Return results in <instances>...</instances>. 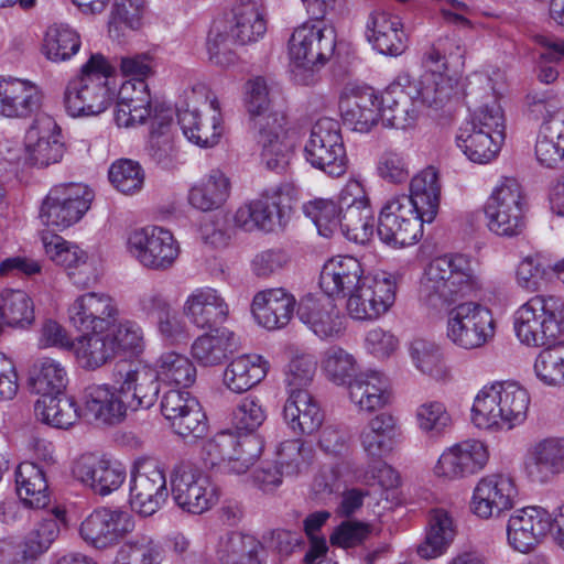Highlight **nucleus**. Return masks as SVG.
<instances>
[{"instance_id":"obj_8","label":"nucleus","mask_w":564,"mask_h":564,"mask_svg":"<svg viewBox=\"0 0 564 564\" xmlns=\"http://www.w3.org/2000/svg\"><path fill=\"white\" fill-rule=\"evenodd\" d=\"M497 321L486 305L466 301L453 306L447 314V340L463 350H476L490 344L496 336Z\"/></svg>"},{"instance_id":"obj_54","label":"nucleus","mask_w":564,"mask_h":564,"mask_svg":"<svg viewBox=\"0 0 564 564\" xmlns=\"http://www.w3.org/2000/svg\"><path fill=\"white\" fill-rule=\"evenodd\" d=\"M457 80L445 73L423 72L409 93L413 101L427 107H442L452 96Z\"/></svg>"},{"instance_id":"obj_36","label":"nucleus","mask_w":564,"mask_h":564,"mask_svg":"<svg viewBox=\"0 0 564 564\" xmlns=\"http://www.w3.org/2000/svg\"><path fill=\"white\" fill-rule=\"evenodd\" d=\"M73 473L78 480L100 496L117 490L126 479V469L121 464L93 455L80 457Z\"/></svg>"},{"instance_id":"obj_20","label":"nucleus","mask_w":564,"mask_h":564,"mask_svg":"<svg viewBox=\"0 0 564 564\" xmlns=\"http://www.w3.org/2000/svg\"><path fill=\"white\" fill-rule=\"evenodd\" d=\"M489 460V449L479 440H465L446 447L433 467L437 478L462 480L480 473Z\"/></svg>"},{"instance_id":"obj_58","label":"nucleus","mask_w":564,"mask_h":564,"mask_svg":"<svg viewBox=\"0 0 564 564\" xmlns=\"http://www.w3.org/2000/svg\"><path fill=\"white\" fill-rule=\"evenodd\" d=\"M58 534L59 523L57 517L50 516L42 519L19 545V551L13 561L15 563H26L36 560L51 547Z\"/></svg>"},{"instance_id":"obj_23","label":"nucleus","mask_w":564,"mask_h":564,"mask_svg":"<svg viewBox=\"0 0 564 564\" xmlns=\"http://www.w3.org/2000/svg\"><path fill=\"white\" fill-rule=\"evenodd\" d=\"M161 412L174 432L183 437H202L207 417L198 400L185 390H170L161 400Z\"/></svg>"},{"instance_id":"obj_60","label":"nucleus","mask_w":564,"mask_h":564,"mask_svg":"<svg viewBox=\"0 0 564 564\" xmlns=\"http://www.w3.org/2000/svg\"><path fill=\"white\" fill-rule=\"evenodd\" d=\"M319 367L325 378L339 387H348L357 376L356 357L340 346H330L321 354Z\"/></svg>"},{"instance_id":"obj_7","label":"nucleus","mask_w":564,"mask_h":564,"mask_svg":"<svg viewBox=\"0 0 564 564\" xmlns=\"http://www.w3.org/2000/svg\"><path fill=\"white\" fill-rule=\"evenodd\" d=\"M513 328L521 344L545 346L564 337V303L552 295H535L513 315Z\"/></svg>"},{"instance_id":"obj_24","label":"nucleus","mask_w":564,"mask_h":564,"mask_svg":"<svg viewBox=\"0 0 564 564\" xmlns=\"http://www.w3.org/2000/svg\"><path fill=\"white\" fill-rule=\"evenodd\" d=\"M42 88L28 78L0 75V117L6 119H29L43 105Z\"/></svg>"},{"instance_id":"obj_51","label":"nucleus","mask_w":564,"mask_h":564,"mask_svg":"<svg viewBox=\"0 0 564 564\" xmlns=\"http://www.w3.org/2000/svg\"><path fill=\"white\" fill-rule=\"evenodd\" d=\"M17 494L29 508H44L50 502L44 469L33 462H22L15 470Z\"/></svg>"},{"instance_id":"obj_45","label":"nucleus","mask_w":564,"mask_h":564,"mask_svg":"<svg viewBox=\"0 0 564 564\" xmlns=\"http://www.w3.org/2000/svg\"><path fill=\"white\" fill-rule=\"evenodd\" d=\"M406 351L412 366L421 375L442 382L453 379L452 367L448 365L442 347L434 340L422 337L413 338L406 344Z\"/></svg>"},{"instance_id":"obj_17","label":"nucleus","mask_w":564,"mask_h":564,"mask_svg":"<svg viewBox=\"0 0 564 564\" xmlns=\"http://www.w3.org/2000/svg\"><path fill=\"white\" fill-rule=\"evenodd\" d=\"M167 497L166 477L161 465L153 459L138 460L130 480L131 509L142 517H150L163 507Z\"/></svg>"},{"instance_id":"obj_53","label":"nucleus","mask_w":564,"mask_h":564,"mask_svg":"<svg viewBox=\"0 0 564 564\" xmlns=\"http://www.w3.org/2000/svg\"><path fill=\"white\" fill-rule=\"evenodd\" d=\"M231 37L239 44L246 45L258 42L267 32V21L256 2L239 0L234 9Z\"/></svg>"},{"instance_id":"obj_57","label":"nucleus","mask_w":564,"mask_h":564,"mask_svg":"<svg viewBox=\"0 0 564 564\" xmlns=\"http://www.w3.org/2000/svg\"><path fill=\"white\" fill-rule=\"evenodd\" d=\"M154 371L159 381L181 388H188L196 381L194 362L184 354L170 350L156 359Z\"/></svg>"},{"instance_id":"obj_48","label":"nucleus","mask_w":564,"mask_h":564,"mask_svg":"<svg viewBox=\"0 0 564 564\" xmlns=\"http://www.w3.org/2000/svg\"><path fill=\"white\" fill-rule=\"evenodd\" d=\"M380 121L384 127L408 129L415 124L419 111L410 94L400 85H390L380 95Z\"/></svg>"},{"instance_id":"obj_64","label":"nucleus","mask_w":564,"mask_h":564,"mask_svg":"<svg viewBox=\"0 0 564 564\" xmlns=\"http://www.w3.org/2000/svg\"><path fill=\"white\" fill-rule=\"evenodd\" d=\"M118 552L134 564H161L163 560L161 544L148 533H137L126 539Z\"/></svg>"},{"instance_id":"obj_41","label":"nucleus","mask_w":564,"mask_h":564,"mask_svg":"<svg viewBox=\"0 0 564 564\" xmlns=\"http://www.w3.org/2000/svg\"><path fill=\"white\" fill-rule=\"evenodd\" d=\"M87 414L106 424L121 422L130 410L129 402L120 392L118 384H93L85 389Z\"/></svg>"},{"instance_id":"obj_50","label":"nucleus","mask_w":564,"mask_h":564,"mask_svg":"<svg viewBox=\"0 0 564 564\" xmlns=\"http://www.w3.org/2000/svg\"><path fill=\"white\" fill-rule=\"evenodd\" d=\"M456 535L452 516L444 509L430 512L424 541L417 546V554L425 560L443 555Z\"/></svg>"},{"instance_id":"obj_61","label":"nucleus","mask_w":564,"mask_h":564,"mask_svg":"<svg viewBox=\"0 0 564 564\" xmlns=\"http://www.w3.org/2000/svg\"><path fill=\"white\" fill-rule=\"evenodd\" d=\"M0 315L4 325L26 327L34 322L33 301L22 290L6 289L0 293Z\"/></svg>"},{"instance_id":"obj_16","label":"nucleus","mask_w":564,"mask_h":564,"mask_svg":"<svg viewBox=\"0 0 564 564\" xmlns=\"http://www.w3.org/2000/svg\"><path fill=\"white\" fill-rule=\"evenodd\" d=\"M397 280L393 274H366L356 291L346 299L348 315L358 321H373L384 315L395 302Z\"/></svg>"},{"instance_id":"obj_49","label":"nucleus","mask_w":564,"mask_h":564,"mask_svg":"<svg viewBox=\"0 0 564 564\" xmlns=\"http://www.w3.org/2000/svg\"><path fill=\"white\" fill-rule=\"evenodd\" d=\"M413 206L423 215V220L432 223L440 207L441 183L436 169L429 166L416 173L410 182L406 195Z\"/></svg>"},{"instance_id":"obj_27","label":"nucleus","mask_w":564,"mask_h":564,"mask_svg":"<svg viewBox=\"0 0 564 564\" xmlns=\"http://www.w3.org/2000/svg\"><path fill=\"white\" fill-rule=\"evenodd\" d=\"M551 513L538 506L516 510L508 520L509 545L521 553L532 551L551 530Z\"/></svg>"},{"instance_id":"obj_42","label":"nucleus","mask_w":564,"mask_h":564,"mask_svg":"<svg viewBox=\"0 0 564 564\" xmlns=\"http://www.w3.org/2000/svg\"><path fill=\"white\" fill-rule=\"evenodd\" d=\"M151 96L143 80H127L118 91L115 121L118 127L132 128L142 124L150 116Z\"/></svg>"},{"instance_id":"obj_63","label":"nucleus","mask_w":564,"mask_h":564,"mask_svg":"<svg viewBox=\"0 0 564 564\" xmlns=\"http://www.w3.org/2000/svg\"><path fill=\"white\" fill-rule=\"evenodd\" d=\"M261 449V442L254 436H237V444L228 452L221 474L229 476L246 475L258 462Z\"/></svg>"},{"instance_id":"obj_9","label":"nucleus","mask_w":564,"mask_h":564,"mask_svg":"<svg viewBox=\"0 0 564 564\" xmlns=\"http://www.w3.org/2000/svg\"><path fill=\"white\" fill-rule=\"evenodd\" d=\"M124 251L142 268L164 272L176 263L181 247L169 229L149 225L126 234Z\"/></svg>"},{"instance_id":"obj_47","label":"nucleus","mask_w":564,"mask_h":564,"mask_svg":"<svg viewBox=\"0 0 564 564\" xmlns=\"http://www.w3.org/2000/svg\"><path fill=\"white\" fill-rule=\"evenodd\" d=\"M68 384L66 367L57 359L42 357L29 370L28 386L39 399L63 395Z\"/></svg>"},{"instance_id":"obj_40","label":"nucleus","mask_w":564,"mask_h":564,"mask_svg":"<svg viewBox=\"0 0 564 564\" xmlns=\"http://www.w3.org/2000/svg\"><path fill=\"white\" fill-rule=\"evenodd\" d=\"M350 402L361 412H373L390 402V382L379 370L357 375L347 387Z\"/></svg>"},{"instance_id":"obj_15","label":"nucleus","mask_w":564,"mask_h":564,"mask_svg":"<svg viewBox=\"0 0 564 564\" xmlns=\"http://www.w3.org/2000/svg\"><path fill=\"white\" fill-rule=\"evenodd\" d=\"M94 194L82 183L53 186L42 202L39 217L43 225L65 229L77 223L89 209Z\"/></svg>"},{"instance_id":"obj_22","label":"nucleus","mask_w":564,"mask_h":564,"mask_svg":"<svg viewBox=\"0 0 564 564\" xmlns=\"http://www.w3.org/2000/svg\"><path fill=\"white\" fill-rule=\"evenodd\" d=\"M519 495L514 478L509 474H489L480 478L471 497L473 512L488 519L510 510Z\"/></svg>"},{"instance_id":"obj_12","label":"nucleus","mask_w":564,"mask_h":564,"mask_svg":"<svg viewBox=\"0 0 564 564\" xmlns=\"http://www.w3.org/2000/svg\"><path fill=\"white\" fill-rule=\"evenodd\" d=\"M305 160L326 174L338 177L346 173L348 158L340 124L328 117L317 119L304 145Z\"/></svg>"},{"instance_id":"obj_38","label":"nucleus","mask_w":564,"mask_h":564,"mask_svg":"<svg viewBox=\"0 0 564 564\" xmlns=\"http://www.w3.org/2000/svg\"><path fill=\"white\" fill-rule=\"evenodd\" d=\"M401 435L399 419L390 412H381L361 429L359 443L369 458H382L393 451Z\"/></svg>"},{"instance_id":"obj_34","label":"nucleus","mask_w":564,"mask_h":564,"mask_svg":"<svg viewBox=\"0 0 564 564\" xmlns=\"http://www.w3.org/2000/svg\"><path fill=\"white\" fill-rule=\"evenodd\" d=\"M295 305V296L285 289H265L254 294L251 313L259 326L268 330H276L284 328L291 322Z\"/></svg>"},{"instance_id":"obj_31","label":"nucleus","mask_w":564,"mask_h":564,"mask_svg":"<svg viewBox=\"0 0 564 564\" xmlns=\"http://www.w3.org/2000/svg\"><path fill=\"white\" fill-rule=\"evenodd\" d=\"M257 131L261 148V161L268 170L281 172L289 163L292 142L289 139L288 121L282 115H271L267 121L251 126Z\"/></svg>"},{"instance_id":"obj_4","label":"nucleus","mask_w":564,"mask_h":564,"mask_svg":"<svg viewBox=\"0 0 564 564\" xmlns=\"http://www.w3.org/2000/svg\"><path fill=\"white\" fill-rule=\"evenodd\" d=\"M116 68L100 53H94L68 80L63 96L66 112L74 118L104 112L116 94Z\"/></svg>"},{"instance_id":"obj_44","label":"nucleus","mask_w":564,"mask_h":564,"mask_svg":"<svg viewBox=\"0 0 564 564\" xmlns=\"http://www.w3.org/2000/svg\"><path fill=\"white\" fill-rule=\"evenodd\" d=\"M283 420L293 433L310 435L322 426L324 413L308 391H295L284 403Z\"/></svg>"},{"instance_id":"obj_33","label":"nucleus","mask_w":564,"mask_h":564,"mask_svg":"<svg viewBox=\"0 0 564 564\" xmlns=\"http://www.w3.org/2000/svg\"><path fill=\"white\" fill-rule=\"evenodd\" d=\"M116 384L129 402L130 411L150 409L160 392L154 368L141 362L131 364L127 369L119 370Z\"/></svg>"},{"instance_id":"obj_6","label":"nucleus","mask_w":564,"mask_h":564,"mask_svg":"<svg viewBox=\"0 0 564 564\" xmlns=\"http://www.w3.org/2000/svg\"><path fill=\"white\" fill-rule=\"evenodd\" d=\"M335 32L322 23H303L293 30L288 41L291 74L295 83L313 85L318 70L333 56Z\"/></svg>"},{"instance_id":"obj_26","label":"nucleus","mask_w":564,"mask_h":564,"mask_svg":"<svg viewBox=\"0 0 564 564\" xmlns=\"http://www.w3.org/2000/svg\"><path fill=\"white\" fill-rule=\"evenodd\" d=\"M24 148L26 160L34 166L58 163L65 152L62 129L52 117H40L28 129Z\"/></svg>"},{"instance_id":"obj_46","label":"nucleus","mask_w":564,"mask_h":564,"mask_svg":"<svg viewBox=\"0 0 564 564\" xmlns=\"http://www.w3.org/2000/svg\"><path fill=\"white\" fill-rule=\"evenodd\" d=\"M230 193V178L221 170L214 169L188 189L187 202L199 212H213L227 203Z\"/></svg>"},{"instance_id":"obj_55","label":"nucleus","mask_w":564,"mask_h":564,"mask_svg":"<svg viewBox=\"0 0 564 564\" xmlns=\"http://www.w3.org/2000/svg\"><path fill=\"white\" fill-rule=\"evenodd\" d=\"M260 550L261 544L256 538L232 531L220 536L216 554L223 564H261Z\"/></svg>"},{"instance_id":"obj_29","label":"nucleus","mask_w":564,"mask_h":564,"mask_svg":"<svg viewBox=\"0 0 564 564\" xmlns=\"http://www.w3.org/2000/svg\"><path fill=\"white\" fill-rule=\"evenodd\" d=\"M178 124L184 137L199 148L215 147L221 137V115L216 98L204 104V109H178Z\"/></svg>"},{"instance_id":"obj_62","label":"nucleus","mask_w":564,"mask_h":564,"mask_svg":"<svg viewBox=\"0 0 564 564\" xmlns=\"http://www.w3.org/2000/svg\"><path fill=\"white\" fill-rule=\"evenodd\" d=\"M79 34L68 25L58 24L47 29L42 52L52 62H64L72 58L80 48Z\"/></svg>"},{"instance_id":"obj_14","label":"nucleus","mask_w":564,"mask_h":564,"mask_svg":"<svg viewBox=\"0 0 564 564\" xmlns=\"http://www.w3.org/2000/svg\"><path fill=\"white\" fill-rule=\"evenodd\" d=\"M423 223V215L405 194L394 195L380 209L377 234L386 245L411 246L421 238Z\"/></svg>"},{"instance_id":"obj_11","label":"nucleus","mask_w":564,"mask_h":564,"mask_svg":"<svg viewBox=\"0 0 564 564\" xmlns=\"http://www.w3.org/2000/svg\"><path fill=\"white\" fill-rule=\"evenodd\" d=\"M524 206L523 191L517 180H501L484 206L488 229L501 237L520 235L525 227Z\"/></svg>"},{"instance_id":"obj_18","label":"nucleus","mask_w":564,"mask_h":564,"mask_svg":"<svg viewBox=\"0 0 564 564\" xmlns=\"http://www.w3.org/2000/svg\"><path fill=\"white\" fill-rule=\"evenodd\" d=\"M341 220L338 230L355 243L365 245L375 234V216L364 185L349 181L340 191Z\"/></svg>"},{"instance_id":"obj_39","label":"nucleus","mask_w":564,"mask_h":564,"mask_svg":"<svg viewBox=\"0 0 564 564\" xmlns=\"http://www.w3.org/2000/svg\"><path fill=\"white\" fill-rule=\"evenodd\" d=\"M147 150L150 158L162 169L172 170L182 163L175 143L171 109L161 110L153 117Z\"/></svg>"},{"instance_id":"obj_52","label":"nucleus","mask_w":564,"mask_h":564,"mask_svg":"<svg viewBox=\"0 0 564 564\" xmlns=\"http://www.w3.org/2000/svg\"><path fill=\"white\" fill-rule=\"evenodd\" d=\"M236 346L237 339L234 332L226 327L215 328L193 341L191 354L199 365L213 367L221 364Z\"/></svg>"},{"instance_id":"obj_3","label":"nucleus","mask_w":564,"mask_h":564,"mask_svg":"<svg viewBox=\"0 0 564 564\" xmlns=\"http://www.w3.org/2000/svg\"><path fill=\"white\" fill-rule=\"evenodd\" d=\"M530 403V393L520 383L496 381L484 386L475 395L471 421L479 430L511 431L524 423Z\"/></svg>"},{"instance_id":"obj_56","label":"nucleus","mask_w":564,"mask_h":564,"mask_svg":"<svg viewBox=\"0 0 564 564\" xmlns=\"http://www.w3.org/2000/svg\"><path fill=\"white\" fill-rule=\"evenodd\" d=\"M34 413L37 420L56 429H68L80 417L75 399L64 395L39 399L34 404Z\"/></svg>"},{"instance_id":"obj_13","label":"nucleus","mask_w":564,"mask_h":564,"mask_svg":"<svg viewBox=\"0 0 564 564\" xmlns=\"http://www.w3.org/2000/svg\"><path fill=\"white\" fill-rule=\"evenodd\" d=\"M171 494L180 509L199 516L217 506L221 489L203 469L192 465H181L171 476Z\"/></svg>"},{"instance_id":"obj_2","label":"nucleus","mask_w":564,"mask_h":564,"mask_svg":"<svg viewBox=\"0 0 564 564\" xmlns=\"http://www.w3.org/2000/svg\"><path fill=\"white\" fill-rule=\"evenodd\" d=\"M481 288V279L468 257L446 254L424 265L417 283V299L425 310L438 313L460 299L476 295Z\"/></svg>"},{"instance_id":"obj_43","label":"nucleus","mask_w":564,"mask_h":564,"mask_svg":"<svg viewBox=\"0 0 564 564\" xmlns=\"http://www.w3.org/2000/svg\"><path fill=\"white\" fill-rule=\"evenodd\" d=\"M269 362L258 354L232 358L224 369L223 384L232 393H243L259 384L268 375Z\"/></svg>"},{"instance_id":"obj_35","label":"nucleus","mask_w":564,"mask_h":564,"mask_svg":"<svg viewBox=\"0 0 564 564\" xmlns=\"http://www.w3.org/2000/svg\"><path fill=\"white\" fill-rule=\"evenodd\" d=\"M366 273L361 262L351 256L329 259L322 269L319 286L327 297L347 299L356 291Z\"/></svg>"},{"instance_id":"obj_25","label":"nucleus","mask_w":564,"mask_h":564,"mask_svg":"<svg viewBox=\"0 0 564 564\" xmlns=\"http://www.w3.org/2000/svg\"><path fill=\"white\" fill-rule=\"evenodd\" d=\"M42 242L46 256L55 264L66 270L75 286L86 289L96 282L97 275L94 263L89 260L85 250L54 234L43 235Z\"/></svg>"},{"instance_id":"obj_59","label":"nucleus","mask_w":564,"mask_h":564,"mask_svg":"<svg viewBox=\"0 0 564 564\" xmlns=\"http://www.w3.org/2000/svg\"><path fill=\"white\" fill-rule=\"evenodd\" d=\"M535 357L533 372L544 386L564 387V337L546 344Z\"/></svg>"},{"instance_id":"obj_21","label":"nucleus","mask_w":564,"mask_h":564,"mask_svg":"<svg viewBox=\"0 0 564 564\" xmlns=\"http://www.w3.org/2000/svg\"><path fill=\"white\" fill-rule=\"evenodd\" d=\"M380 95L370 86L347 84L338 100L344 123L360 133L371 131L380 122Z\"/></svg>"},{"instance_id":"obj_37","label":"nucleus","mask_w":564,"mask_h":564,"mask_svg":"<svg viewBox=\"0 0 564 564\" xmlns=\"http://www.w3.org/2000/svg\"><path fill=\"white\" fill-rule=\"evenodd\" d=\"M525 469L533 481L546 482L564 473V437L547 436L528 449Z\"/></svg>"},{"instance_id":"obj_30","label":"nucleus","mask_w":564,"mask_h":564,"mask_svg":"<svg viewBox=\"0 0 564 564\" xmlns=\"http://www.w3.org/2000/svg\"><path fill=\"white\" fill-rule=\"evenodd\" d=\"M182 311L193 326L210 329L228 319L230 306L219 290L204 285L188 293Z\"/></svg>"},{"instance_id":"obj_19","label":"nucleus","mask_w":564,"mask_h":564,"mask_svg":"<svg viewBox=\"0 0 564 564\" xmlns=\"http://www.w3.org/2000/svg\"><path fill=\"white\" fill-rule=\"evenodd\" d=\"M289 200L284 187L268 189L260 197L240 205L234 214V224L246 232L273 231L282 224Z\"/></svg>"},{"instance_id":"obj_32","label":"nucleus","mask_w":564,"mask_h":564,"mask_svg":"<svg viewBox=\"0 0 564 564\" xmlns=\"http://www.w3.org/2000/svg\"><path fill=\"white\" fill-rule=\"evenodd\" d=\"M366 39L379 54L398 57L408 47L401 18L386 10H373L366 22Z\"/></svg>"},{"instance_id":"obj_1","label":"nucleus","mask_w":564,"mask_h":564,"mask_svg":"<svg viewBox=\"0 0 564 564\" xmlns=\"http://www.w3.org/2000/svg\"><path fill=\"white\" fill-rule=\"evenodd\" d=\"M67 321L82 334L74 338L70 352L80 369L94 371L115 359L105 333L120 316L117 300L106 292L78 294L67 306Z\"/></svg>"},{"instance_id":"obj_5","label":"nucleus","mask_w":564,"mask_h":564,"mask_svg":"<svg viewBox=\"0 0 564 564\" xmlns=\"http://www.w3.org/2000/svg\"><path fill=\"white\" fill-rule=\"evenodd\" d=\"M505 130V112L497 97L488 93L460 124L456 144L471 162L487 164L498 155Z\"/></svg>"},{"instance_id":"obj_28","label":"nucleus","mask_w":564,"mask_h":564,"mask_svg":"<svg viewBox=\"0 0 564 564\" xmlns=\"http://www.w3.org/2000/svg\"><path fill=\"white\" fill-rule=\"evenodd\" d=\"M297 316L323 340H335L345 334V316L329 297L311 294L304 296L299 303Z\"/></svg>"},{"instance_id":"obj_10","label":"nucleus","mask_w":564,"mask_h":564,"mask_svg":"<svg viewBox=\"0 0 564 564\" xmlns=\"http://www.w3.org/2000/svg\"><path fill=\"white\" fill-rule=\"evenodd\" d=\"M530 111L543 118L536 143L535 158L546 169L564 167V111L554 96L534 94L528 96Z\"/></svg>"}]
</instances>
